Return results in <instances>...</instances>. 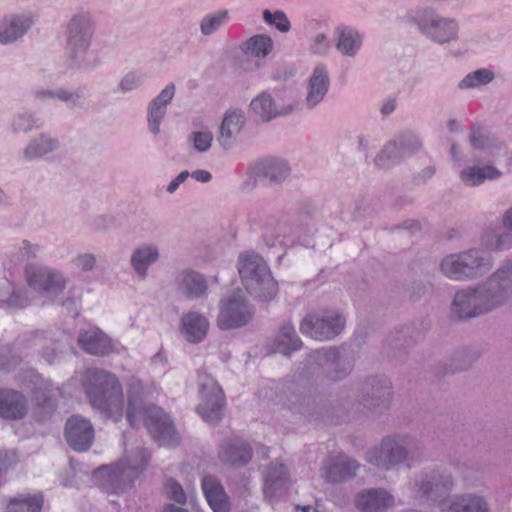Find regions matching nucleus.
Here are the masks:
<instances>
[{"label": "nucleus", "mask_w": 512, "mask_h": 512, "mask_svg": "<svg viewBox=\"0 0 512 512\" xmlns=\"http://www.w3.org/2000/svg\"><path fill=\"white\" fill-rule=\"evenodd\" d=\"M512 302V258H504L484 280L458 289L451 302V316L466 321L487 315Z\"/></svg>", "instance_id": "obj_1"}, {"label": "nucleus", "mask_w": 512, "mask_h": 512, "mask_svg": "<svg viewBox=\"0 0 512 512\" xmlns=\"http://www.w3.org/2000/svg\"><path fill=\"white\" fill-rule=\"evenodd\" d=\"M81 383L94 410L115 422L122 418L123 390L114 374L98 368H88L82 374Z\"/></svg>", "instance_id": "obj_2"}, {"label": "nucleus", "mask_w": 512, "mask_h": 512, "mask_svg": "<svg viewBox=\"0 0 512 512\" xmlns=\"http://www.w3.org/2000/svg\"><path fill=\"white\" fill-rule=\"evenodd\" d=\"M423 456L424 447L416 437L396 433L385 436L377 446L368 450L365 459L377 468L394 471L402 467L411 468Z\"/></svg>", "instance_id": "obj_3"}, {"label": "nucleus", "mask_w": 512, "mask_h": 512, "mask_svg": "<svg viewBox=\"0 0 512 512\" xmlns=\"http://www.w3.org/2000/svg\"><path fill=\"white\" fill-rule=\"evenodd\" d=\"M407 22L413 24L419 33L436 45L455 43L460 39V22L450 16H444L430 6L417 7L407 15Z\"/></svg>", "instance_id": "obj_4"}, {"label": "nucleus", "mask_w": 512, "mask_h": 512, "mask_svg": "<svg viewBox=\"0 0 512 512\" xmlns=\"http://www.w3.org/2000/svg\"><path fill=\"white\" fill-rule=\"evenodd\" d=\"M493 266L494 258L490 254L479 248H470L445 256L439 269L448 279L465 282L483 277Z\"/></svg>", "instance_id": "obj_5"}, {"label": "nucleus", "mask_w": 512, "mask_h": 512, "mask_svg": "<svg viewBox=\"0 0 512 512\" xmlns=\"http://www.w3.org/2000/svg\"><path fill=\"white\" fill-rule=\"evenodd\" d=\"M238 271L247 292L254 298L270 301L276 296L277 283L261 256L254 253L242 254L238 261Z\"/></svg>", "instance_id": "obj_6"}, {"label": "nucleus", "mask_w": 512, "mask_h": 512, "mask_svg": "<svg viewBox=\"0 0 512 512\" xmlns=\"http://www.w3.org/2000/svg\"><path fill=\"white\" fill-rule=\"evenodd\" d=\"M150 454L144 448H137L132 455L126 456L111 466H102L95 475L104 479L103 485L114 493L129 489L134 480L147 467Z\"/></svg>", "instance_id": "obj_7"}, {"label": "nucleus", "mask_w": 512, "mask_h": 512, "mask_svg": "<svg viewBox=\"0 0 512 512\" xmlns=\"http://www.w3.org/2000/svg\"><path fill=\"white\" fill-rule=\"evenodd\" d=\"M302 364L303 367L298 368L300 375L313 376L314 370L317 369L319 375L330 382L340 381L351 372L350 365L341 358L336 348L316 350L310 353Z\"/></svg>", "instance_id": "obj_8"}, {"label": "nucleus", "mask_w": 512, "mask_h": 512, "mask_svg": "<svg viewBox=\"0 0 512 512\" xmlns=\"http://www.w3.org/2000/svg\"><path fill=\"white\" fill-rule=\"evenodd\" d=\"M254 313V307L238 289L220 300L217 325L222 330L240 328L252 321Z\"/></svg>", "instance_id": "obj_9"}, {"label": "nucleus", "mask_w": 512, "mask_h": 512, "mask_svg": "<svg viewBox=\"0 0 512 512\" xmlns=\"http://www.w3.org/2000/svg\"><path fill=\"white\" fill-rule=\"evenodd\" d=\"M201 402L196 412L206 422L216 423L222 419L225 407L224 393L215 379L205 372L198 375Z\"/></svg>", "instance_id": "obj_10"}, {"label": "nucleus", "mask_w": 512, "mask_h": 512, "mask_svg": "<svg viewBox=\"0 0 512 512\" xmlns=\"http://www.w3.org/2000/svg\"><path fill=\"white\" fill-rule=\"evenodd\" d=\"M391 383L386 378L370 377L363 384L358 410L365 415L381 413L388 407Z\"/></svg>", "instance_id": "obj_11"}, {"label": "nucleus", "mask_w": 512, "mask_h": 512, "mask_svg": "<svg viewBox=\"0 0 512 512\" xmlns=\"http://www.w3.org/2000/svg\"><path fill=\"white\" fill-rule=\"evenodd\" d=\"M455 481L453 476L441 470H432L421 476L416 481V493L420 498L437 503L440 509V502L447 499V496L454 488Z\"/></svg>", "instance_id": "obj_12"}, {"label": "nucleus", "mask_w": 512, "mask_h": 512, "mask_svg": "<svg viewBox=\"0 0 512 512\" xmlns=\"http://www.w3.org/2000/svg\"><path fill=\"white\" fill-rule=\"evenodd\" d=\"M345 327V319L338 313L328 315H307L300 324L303 335L315 340H329L341 333Z\"/></svg>", "instance_id": "obj_13"}, {"label": "nucleus", "mask_w": 512, "mask_h": 512, "mask_svg": "<svg viewBox=\"0 0 512 512\" xmlns=\"http://www.w3.org/2000/svg\"><path fill=\"white\" fill-rule=\"evenodd\" d=\"M96 22L91 12L80 10L67 22L65 49L91 46L95 34Z\"/></svg>", "instance_id": "obj_14"}, {"label": "nucleus", "mask_w": 512, "mask_h": 512, "mask_svg": "<svg viewBox=\"0 0 512 512\" xmlns=\"http://www.w3.org/2000/svg\"><path fill=\"white\" fill-rule=\"evenodd\" d=\"M25 276L28 285L34 290L50 294L62 292L67 284V279L59 270L29 264L25 268Z\"/></svg>", "instance_id": "obj_15"}, {"label": "nucleus", "mask_w": 512, "mask_h": 512, "mask_svg": "<svg viewBox=\"0 0 512 512\" xmlns=\"http://www.w3.org/2000/svg\"><path fill=\"white\" fill-rule=\"evenodd\" d=\"M145 425L153 439L159 445L173 446L178 442V436L168 415L160 408L147 409Z\"/></svg>", "instance_id": "obj_16"}, {"label": "nucleus", "mask_w": 512, "mask_h": 512, "mask_svg": "<svg viewBox=\"0 0 512 512\" xmlns=\"http://www.w3.org/2000/svg\"><path fill=\"white\" fill-rule=\"evenodd\" d=\"M31 12L9 13L0 18V44L11 45L21 39L34 24Z\"/></svg>", "instance_id": "obj_17"}, {"label": "nucleus", "mask_w": 512, "mask_h": 512, "mask_svg": "<svg viewBox=\"0 0 512 512\" xmlns=\"http://www.w3.org/2000/svg\"><path fill=\"white\" fill-rule=\"evenodd\" d=\"M440 512H491V506L484 495L457 493L440 502Z\"/></svg>", "instance_id": "obj_18"}, {"label": "nucleus", "mask_w": 512, "mask_h": 512, "mask_svg": "<svg viewBox=\"0 0 512 512\" xmlns=\"http://www.w3.org/2000/svg\"><path fill=\"white\" fill-rule=\"evenodd\" d=\"M65 438L73 450L78 452L88 450L94 440L91 422L80 416L70 417L65 425Z\"/></svg>", "instance_id": "obj_19"}, {"label": "nucleus", "mask_w": 512, "mask_h": 512, "mask_svg": "<svg viewBox=\"0 0 512 512\" xmlns=\"http://www.w3.org/2000/svg\"><path fill=\"white\" fill-rule=\"evenodd\" d=\"M251 171L256 177L267 180L270 185H280L290 176L291 166L285 159L271 157L256 162Z\"/></svg>", "instance_id": "obj_20"}, {"label": "nucleus", "mask_w": 512, "mask_h": 512, "mask_svg": "<svg viewBox=\"0 0 512 512\" xmlns=\"http://www.w3.org/2000/svg\"><path fill=\"white\" fill-rule=\"evenodd\" d=\"M330 87L328 69L324 64H318L308 80L304 105L308 110L314 109L325 98Z\"/></svg>", "instance_id": "obj_21"}, {"label": "nucleus", "mask_w": 512, "mask_h": 512, "mask_svg": "<svg viewBox=\"0 0 512 512\" xmlns=\"http://www.w3.org/2000/svg\"><path fill=\"white\" fill-rule=\"evenodd\" d=\"M354 504L361 512H382L393 506L394 497L383 488L365 489L356 494Z\"/></svg>", "instance_id": "obj_22"}, {"label": "nucleus", "mask_w": 512, "mask_h": 512, "mask_svg": "<svg viewBox=\"0 0 512 512\" xmlns=\"http://www.w3.org/2000/svg\"><path fill=\"white\" fill-rule=\"evenodd\" d=\"M175 85H167L153 100H151L147 107V123L149 131L153 135L160 133V124L162 123L167 113V107L171 103L175 95Z\"/></svg>", "instance_id": "obj_23"}, {"label": "nucleus", "mask_w": 512, "mask_h": 512, "mask_svg": "<svg viewBox=\"0 0 512 512\" xmlns=\"http://www.w3.org/2000/svg\"><path fill=\"white\" fill-rule=\"evenodd\" d=\"M359 467L356 460L345 454L329 456L324 465L326 480L331 483H339L353 478Z\"/></svg>", "instance_id": "obj_24"}, {"label": "nucleus", "mask_w": 512, "mask_h": 512, "mask_svg": "<svg viewBox=\"0 0 512 512\" xmlns=\"http://www.w3.org/2000/svg\"><path fill=\"white\" fill-rule=\"evenodd\" d=\"M288 471L284 464L272 462L264 473L263 494L265 499L273 501L282 495L288 484Z\"/></svg>", "instance_id": "obj_25"}, {"label": "nucleus", "mask_w": 512, "mask_h": 512, "mask_svg": "<svg viewBox=\"0 0 512 512\" xmlns=\"http://www.w3.org/2000/svg\"><path fill=\"white\" fill-rule=\"evenodd\" d=\"M160 259V249L155 243H142L131 253L130 266L140 279H145L148 269Z\"/></svg>", "instance_id": "obj_26"}, {"label": "nucleus", "mask_w": 512, "mask_h": 512, "mask_svg": "<svg viewBox=\"0 0 512 512\" xmlns=\"http://www.w3.org/2000/svg\"><path fill=\"white\" fill-rule=\"evenodd\" d=\"M28 412V400L18 391L13 389L0 390V417L11 420H19Z\"/></svg>", "instance_id": "obj_27"}, {"label": "nucleus", "mask_w": 512, "mask_h": 512, "mask_svg": "<svg viewBox=\"0 0 512 512\" xmlns=\"http://www.w3.org/2000/svg\"><path fill=\"white\" fill-rule=\"evenodd\" d=\"M176 282L178 289L186 298L200 299L207 294L208 281L205 276L195 270L185 269L181 271Z\"/></svg>", "instance_id": "obj_28"}, {"label": "nucleus", "mask_w": 512, "mask_h": 512, "mask_svg": "<svg viewBox=\"0 0 512 512\" xmlns=\"http://www.w3.org/2000/svg\"><path fill=\"white\" fill-rule=\"evenodd\" d=\"M218 457L225 464L244 466L252 457V449L240 439H227L221 443Z\"/></svg>", "instance_id": "obj_29"}, {"label": "nucleus", "mask_w": 512, "mask_h": 512, "mask_svg": "<svg viewBox=\"0 0 512 512\" xmlns=\"http://www.w3.org/2000/svg\"><path fill=\"white\" fill-rule=\"evenodd\" d=\"M250 109L264 122H269L272 119L288 115L294 111L295 106L289 104L282 108H278L273 96L268 91H263L252 99Z\"/></svg>", "instance_id": "obj_30"}, {"label": "nucleus", "mask_w": 512, "mask_h": 512, "mask_svg": "<svg viewBox=\"0 0 512 512\" xmlns=\"http://www.w3.org/2000/svg\"><path fill=\"white\" fill-rule=\"evenodd\" d=\"M78 343L84 351L95 356L107 355L114 348L112 340L98 328H92L81 333Z\"/></svg>", "instance_id": "obj_31"}, {"label": "nucleus", "mask_w": 512, "mask_h": 512, "mask_svg": "<svg viewBox=\"0 0 512 512\" xmlns=\"http://www.w3.org/2000/svg\"><path fill=\"white\" fill-rule=\"evenodd\" d=\"M245 124L242 110L235 109L226 112L220 125L218 142L224 149H229L235 142Z\"/></svg>", "instance_id": "obj_32"}, {"label": "nucleus", "mask_w": 512, "mask_h": 512, "mask_svg": "<svg viewBox=\"0 0 512 512\" xmlns=\"http://www.w3.org/2000/svg\"><path fill=\"white\" fill-rule=\"evenodd\" d=\"M209 322L198 312L190 311L181 318V330L185 339L191 343L201 342L207 335Z\"/></svg>", "instance_id": "obj_33"}, {"label": "nucleus", "mask_w": 512, "mask_h": 512, "mask_svg": "<svg viewBox=\"0 0 512 512\" xmlns=\"http://www.w3.org/2000/svg\"><path fill=\"white\" fill-rule=\"evenodd\" d=\"M202 489L208 504L214 512H229L230 504L221 483L212 476L202 479Z\"/></svg>", "instance_id": "obj_34"}, {"label": "nucleus", "mask_w": 512, "mask_h": 512, "mask_svg": "<svg viewBox=\"0 0 512 512\" xmlns=\"http://www.w3.org/2000/svg\"><path fill=\"white\" fill-rule=\"evenodd\" d=\"M336 49L344 56L355 57L362 46V36L351 27L339 26L335 29Z\"/></svg>", "instance_id": "obj_35"}, {"label": "nucleus", "mask_w": 512, "mask_h": 512, "mask_svg": "<svg viewBox=\"0 0 512 512\" xmlns=\"http://www.w3.org/2000/svg\"><path fill=\"white\" fill-rule=\"evenodd\" d=\"M302 347V341L297 335L294 327L290 323H284L273 341L272 349L274 353H280L290 356L294 351Z\"/></svg>", "instance_id": "obj_36"}, {"label": "nucleus", "mask_w": 512, "mask_h": 512, "mask_svg": "<svg viewBox=\"0 0 512 512\" xmlns=\"http://www.w3.org/2000/svg\"><path fill=\"white\" fill-rule=\"evenodd\" d=\"M482 245L492 252H504L512 248V230L502 227L487 229L481 236Z\"/></svg>", "instance_id": "obj_37"}, {"label": "nucleus", "mask_w": 512, "mask_h": 512, "mask_svg": "<svg viewBox=\"0 0 512 512\" xmlns=\"http://www.w3.org/2000/svg\"><path fill=\"white\" fill-rule=\"evenodd\" d=\"M58 147L59 142L56 138L47 133H41L28 142L23 150V157L26 160L41 158L54 152Z\"/></svg>", "instance_id": "obj_38"}, {"label": "nucleus", "mask_w": 512, "mask_h": 512, "mask_svg": "<svg viewBox=\"0 0 512 512\" xmlns=\"http://www.w3.org/2000/svg\"><path fill=\"white\" fill-rule=\"evenodd\" d=\"M91 46L66 49L70 66L79 71H92L100 65V58L90 50Z\"/></svg>", "instance_id": "obj_39"}, {"label": "nucleus", "mask_w": 512, "mask_h": 512, "mask_svg": "<svg viewBox=\"0 0 512 512\" xmlns=\"http://www.w3.org/2000/svg\"><path fill=\"white\" fill-rule=\"evenodd\" d=\"M501 175V171L492 165H475L463 169L459 174V178L466 186L474 187L482 184L486 180L497 179Z\"/></svg>", "instance_id": "obj_40"}, {"label": "nucleus", "mask_w": 512, "mask_h": 512, "mask_svg": "<svg viewBox=\"0 0 512 512\" xmlns=\"http://www.w3.org/2000/svg\"><path fill=\"white\" fill-rule=\"evenodd\" d=\"M43 504L42 493L18 494L9 499L5 512H41Z\"/></svg>", "instance_id": "obj_41"}, {"label": "nucleus", "mask_w": 512, "mask_h": 512, "mask_svg": "<svg viewBox=\"0 0 512 512\" xmlns=\"http://www.w3.org/2000/svg\"><path fill=\"white\" fill-rule=\"evenodd\" d=\"M89 97V90L86 85H79L74 90L65 87L57 88L56 99L65 103L71 109H84Z\"/></svg>", "instance_id": "obj_42"}, {"label": "nucleus", "mask_w": 512, "mask_h": 512, "mask_svg": "<svg viewBox=\"0 0 512 512\" xmlns=\"http://www.w3.org/2000/svg\"><path fill=\"white\" fill-rule=\"evenodd\" d=\"M241 48L246 55L265 58L273 49V41L271 37L264 34L254 35L246 40Z\"/></svg>", "instance_id": "obj_43"}, {"label": "nucleus", "mask_w": 512, "mask_h": 512, "mask_svg": "<svg viewBox=\"0 0 512 512\" xmlns=\"http://www.w3.org/2000/svg\"><path fill=\"white\" fill-rule=\"evenodd\" d=\"M396 139L388 142L375 157L374 163L378 168L386 169L401 162L405 157Z\"/></svg>", "instance_id": "obj_44"}, {"label": "nucleus", "mask_w": 512, "mask_h": 512, "mask_svg": "<svg viewBox=\"0 0 512 512\" xmlns=\"http://www.w3.org/2000/svg\"><path fill=\"white\" fill-rule=\"evenodd\" d=\"M26 293L6 282L0 286V303L8 308H24L28 305Z\"/></svg>", "instance_id": "obj_45"}, {"label": "nucleus", "mask_w": 512, "mask_h": 512, "mask_svg": "<svg viewBox=\"0 0 512 512\" xmlns=\"http://www.w3.org/2000/svg\"><path fill=\"white\" fill-rule=\"evenodd\" d=\"M288 407L291 411L305 417H311L316 408L315 398L302 392H293L288 398Z\"/></svg>", "instance_id": "obj_46"}, {"label": "nucleus", "mask_w": 512, "mask_h": 512, "mask_svg": "<svg viewBox=\"0 0 512 512\" xmlns=\"http://www.w3.org/2000/svg\"><path fill=\"white\" fill-rule=\"evenodd\" d=\"M39 118H37L34 112L30 110H23L16 114L10 124V129L13 134L29 133L34 129H38Z\"/></svg>", "instance_id": "obj_47"}, {"label": "nucleus", "mask_w": 512, "mask_h": 512, "mask_svg": "<svg viewBox=\"0 0 512 512\" xmlns=\"http://www.w3.org/2000/svg\"><path fill=\"white\" fill-rule=\"evenodd\" d=\"M494 79V73L487 68H480L468 73L459 83L460 90L474 89L489 84Z\"/></svg>", "instance_id": "obj_48"}, {"label": "nucleus", "mask_w": 512, "mask_h": 512, "mask_svg": "<svg viewBox=\"0 0 512 512\" xmlns=\"http://www.w3.org/2000/svg\"><path fill=\"white\" fill-rule=\"evenodd\" d=\"M228 10L222 9L204 16L200 21V31L203 36L215 33L228 19Z\"/></svg>", "instance_id": "obj_49"}, {"label": "nucleus", "mask_w": 512, "mask_h": 512, "mask_svg": "<svg viewBox=\"0 0 512 512\" xmlns=\"http://www.w3.org/2000/svg\"><path fill=\"white\" fill-rule=\"evenodd\" d=\"M395 139L405 157L420 151L423 146L420 137L411 130L401 132Z\"/></svg>", "instance_id": "obj_50"}, {"label": "nucleus", "mask_w": 512, "mask_h": 512, "mask_svg": "<svg viewBox=\"0 0 512 512\" xmlns=\"http://www.w3.org/2000/svg\"><path fill=\"white\" fill-rule=\"evenodd\" d=\"M144 394V388L140 380L134 379L131 381L128 390V410H127V419L131 425H134V419L136 414V409L141 404V397Z\"/></svg>", "instance_id": "obj_51"}, {"label": "nucleus", "mask_w": 512, "mask_h": 512, "mask_svg": "<svg viewBox=\"0 0 512 512\" xmlns=\"http://www.w3.org/2000/svg\"><path fill=\"white\" fill-rule=\"evenodd\" d=\"M262 14L264 21L269 25L275 26L280 32L287 33L291 29V23L283 11L276 10L271 12L265 9Z\"/></svg>", "instance_id": "obj_52"}, {"label": "nucleus", "mask_w": 512, "mask_h": 512, "mask_svg": "<svg viewBox=\"0 0 512 512\" xmlns=\"http://www.w3.org/2000/svg\"><path fill=\"white\" fill-rule=\"evenodd\" d=\"M188 140L197 152L205 153L211 148L213 134L209 130L194 131L189 135Z\"/></svg>", "instance_id": "obj_53"}, {"label": "nucleus", "mask_w": 512, "mask_h": 512, "mask_svg": "<svg viewBox=\"0 0 512 512\" xmlns=\"http://www.w3.org/2000/svg\"><path fill=\"white\" fill-rule=\"evenodd\" d=\"M42 249V246L38 243L23 240L18 248L14 263L16 264L24 260L35 259L42 252Z\"/></svg>", "instance_id": "obj_54"}, {"label": "nucleus", "mask_w": 512, "mask_h": 512, "mask_svg": "<svg viewBox=\"0 0 512 512\" xmlns=\"http://www.w3.org/2000/svg\"><path fill=\"white\" fill-rule=\"evenodd\" d=\"M144 82V75L137 71H131L125 74L119 84L118 89L122 93H127L139 88Z\"/></svg>", "instance_id": "obj_55"}, {"label": "nucleus", "mask_w": 512, "mask_h": 512, "mask_svg": "<svg viewBox=\"0 0 512 512\" xmlns=\"http://www.w3.org/2000/svg\"><path fill=\"white\" fill-rule=\"evenodd\" d=\"M97 258L93 253H80L72 259V264L82 272H90L96 267Z\"/></svg>", "instance_id": "obj_56"}, {"label": "nucleus", "mask_w": 512, "mask_h": 512, "mask_svg": "<svg viewBox=\"0 0 512 512\" xmlns=\"http://www.w3.org/2000/svg\"><path fill=\"white\" fill-rule=\"evenodd\" d=\"M165 492L169 499L177 502L178 504L186 503V494L177 481L173 479H168L165 484Z\"/></svg>", "instance_id": "obj_57"}, {"label": "nucleus", "mask_w": 512, "mask_h": 512, "mask_svg": "<svg viewBox=\"0 0 512 512\" xmlns=\"http://www.w3.org/2000/svg\"><path fill=\"white\" fill-rule=\"evenodd\" d=\"M330 49V42L327 36L323 33H319L315 36L310 50L312 53L317 55H325Z\"/></svg>", "instance_id": "obj_58"}, {"label": "nucleus", "mask_w": 512, "mask_h": 512, "mask_svg": "<svg viewBox=\"0 0 512 512\" xmlns=\"http://www.w3.org/2000/svg\"><path fill=\"white\" fill-rule=\"evenodd\" d=\"M17 463V455L13 451H0V468L7 470Z\"/></svg>", "instance_id": "obj_59"}, {"label": "nucleus", "mask_w": 512, "mask_h": 512, "mask_svg": "<svg viewBox=\"0 0 512 512\" xmlns=\"http://www.w3.org/2000/svg\"><path fill=\"white\" fill-rule=\"evenodd\" d=\"M470 142L475 149H485L487 139L479 129H476L470 135Z\"/></svg>", "instance_id": "obj_60"}, {"label": "nucleus", "mask_w": 512, "mask_h": 512, "mask_svg": "<svg viewBox=\"0 0 512 512\" xmlns=\"http://www.w3.org/2000/svg\"><path fill=\"white\" fill-rule=\"evenodd\" d=\"M190 173L187 170L180 172L167 186V192L173 194L188 177Z\"/></svg>", "instance_id": "obj_61"}, {"label": "nucleus", "mask_w": 512, "mask_h": 512, "mask_svg": "<svg viewBox=\"0 0 512 512\" xmlns=\"http://www.w3.org/2000/svg\"><path fill=\"white\" fill-rule=\"evenodd\" d=\"M113 219L108 216H98L93 220V225L96 230L104 231L111 227Z\"/></svg>", "instance_id": "obj_62"}, {"label": "nucleus", "mask_w": 512, "mask_h": 512, "mask_svg": "<svg viewBox=\"0 0 512 512\" xmlns=\"http://www.w3.org/2000/svg\"><path fill=\"white\" fill-rule=\"evenodd\" d=\"M57 88L54 90L51 89H37L33 91V96L37 100H47L56 98Z\"/></svg>", "instance_id": "obj_63"}, {"label": "nucleus", "mask_w": 512, "mask_h": 512, "mask_svg": "<svg viewBox=\"0 0 512 512\" xmlns=\"http://www.w3.org/2000/svg\"><path fill=\"white\" fill-rule=\"evenodd\" d=\"M190 175L196 181H199V182H202V183H207L212 178L211 173L209 171L203 170V169L195 170Z\"/></svg>", "instance_id": "obj_64"}]
</instances>
